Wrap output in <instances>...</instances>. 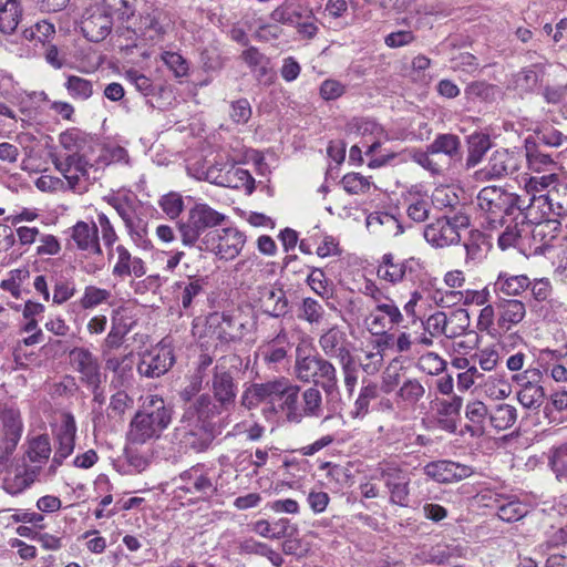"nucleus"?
<instances>
[{
	"instance_id": "58836bf2",
	"label": "nucleus",
	"mask_w": 567,
	"mask_h": 567,
	"mask_svg": "<svg viewBox=\"0 0 567 567\" xmlns=\"http://www.w3.org/2000/svg\"><path fill=\"white\" fill-rule=\"evenodd\" d=\"M495 502L497 504V515L504 522L519 520L528 513V505L518 501L514 495L497 494Z\"/></svg>"
},
{
	"instance_id": "774afa93",
	"label": "nucleus",
	"mask_w": 567,
	"mask_h": 567,
	"mask_svg": "<svg viewBox=\"0 0 567 567\" xmlns=\"http://www.w3.org/2000/svg\"><path fill=\"white\" fill-rule=\"evenodd\" d=\"M549 465L557 477L567 475V443L553 446L549 451Z\"/></svg>"
},
{
	"instance_id": "f3484780",
	"label": "nucleus",
	"mask_w": 567,
	"mask_h": 567,
	"mask_svg": "<svg viewBox=\"0 0 567 567\" xmlns=\"http://www.w3.org/2000/svg\"><path fill=\"white\" fill-rule=\"evenodd\" d=\"M113 18L101 4L90 6L81 21V30L85 38L92 42H99L110 33Z\"/></svg>"
},
{
	"instance_id": "9d476101",
	"label": "nucleus",
	"mask_w": 567,
	"mask_h": 567,
	"mask_svg": "<svg viewBox=\"0 0 567 567\" xmlns=\"http://www.w3.org/2000/svg\"><path fill=\"white\" fill-rule=\"evenodd\" d=\"M229 411L227 406H218V401L213 400L208 394L200 395L193 409L186 413L189 425H194L203 432L200 447L206 446L213 437V420L223 412Z\"/></svg>"
},
{
	"instance_id": "20e7f679",
	"label": "nucleus",
	"mask_w": 567,
	"mask_h": 567,
	"mask_svg": "<svg viewBox=\"0 0 567 567\" xmlns=\"http://www.w3.org/2000/svg\"><path fill=\"white\" fill-rule=\"evenodd\" d=\"M56 171L64 177L68 189L83 194L100 178V166L91 163L83 154H71L65 158L54 161Z\"/></svg>"
},
{
	"instance_id": "cd10ccee",
	"label": "nucleus",
	"mask_w": 567,
	"mask_h": 567,
	"mask_svg": "<svg viewBox=\"0 0 567 567\" xmlns=\"http://www.w3.org/2000/svg\"><path fill=\"white\" fill-rule=\"evenodd\" d=\"M41 236L38 227L18 226L14 231L8 226L0 225V251H7L14 243L16 238L20 247L28 250L32 245L37 244Z\"/></svg>"
},
{
	"instance_id": "0e129e2a",
	"label": "nucleus",
	"mask_w": 567,
	"mask_h": 567,
	"mask_svg": "<svg viewBox=\"0 0 567 567\" xmlns=\"http://www.w3.org/2000/svg\"><path fill=\"white\" fill-rule=\"evenodd\" d=\"M379 389L375 383H368L360 390L359 396L354 402L352 411L353 417H364L369 412V405L378 396Z\"/></svg>"
},
{
	"instance_id": "9b49d317",
	"label": "nucleus",
	"mask_w": 567,
	"mask_h": 567,
	"mask_svg": "<svg viewBox=\"0 0 567 567\" xmlns=\"http://www.w3.org/2000/svg\"><path fill=\"white\" fill-rule=\"evenodd\" d=\"M404 320L403 315L390 298L377 305H369V312L363 319V326L373 336H383L398 327Z\"/></svg>"
},
{
	"instance_id": "f704fd0d",
	"label": "nucleus",
	"mask_w": 567,
	"mask_h": 567,
	"mask_svg": "<svg viewBox=\"0 0 567 567\" xmlns=\"http://www.w3.org/2000/svg\"><path fill=\"white\" fill-rule=\"evenodd\" d=\"M35 477L37 473L34 470L28 468L24 465L11 466L3 477V488L11 495L20 494L31 486Z\"/></svg>"
},
{
	"instance_id": "6e6d98bb",
	"label": "nucleus",
	"mask_w": 567,
	"mask_h": 567,
	"mask_svg": "<svg viewBox=\"0 0 567 567\" xmlns=\"http://www.w3.org/2000/svg\"><path fill=\"white\" fill-rule=\"evenodd\" d=\"M1 420L6 430L7 436L12 441L17 442L22 433V421L20 411L16 408H6L1 412Z\"/></svg>"
},
{
	"instance_id": "bb28decb",
	"label": "nucleus",
	"mask_w": 567,
	"mask_h": 567,
	"mask_svg": "<svg viewBox=\"0 0 567 567\" xmlns=\"http://www.w3.org/2000/svg\"><path fill=\"white\" fill-rule=\"evenodd\" d=\"M406 215L415 223H423L429 218L432 200L431 196L420 185L410 187L404 195Z\"/></svg>"
},
{
	"instance_id": "0eeeda50",
	"label": "nucleus",
	"mask_w": 567,
	"mask_h": 567,
	"mask_svg": "<svg viewBox=\"0 0 567 567\" xmlns=\"http://www.w3.org/2000/svg\"><path fill=\"white\" fill-rule=\"evenodd\" d=\"M245 244L244 233L235 227H225L206 233L197 247L221 260H233L240 254Z\"/></svg>"
},
{
	"instance_id": "680f3d73",
	"label": "nucleus",
	"mask_w": 567,
	"mask_h": 567,
	"mask_svg": "<svg viewBox=\"0 0 567 567\" xmlns=\"http://www.w3.org/2000/svg\"><path fill=\"white\" fill-rule=\"evenodd\" d=\"M431 300L439 307L451 308L455 306H463V290L462 289H434L430 293Z\"/></svg>"
},
{
	"instance_id": "5fc2aeb1",
	"label": "nucleus",
	"mask_w": 567,
	"mask_h": 567,
	"mask_svg": "<svg viewBox=\"0 0 567 567\" xmlns=\"http://www.w3.org/2000/svg\"><path fill=\"white\" fill-rule=\"evenodd\" d=\"M64 87L69 95L78 101H85L93 94V83L78 75H68Z\"/></svg>"
},
{
	"instance_id": "393cba45",
	"label": "nucleus",
	"mask_w": 567,
	"mask_h": 567,
	"mask_svg": "<svg viewBox=\"0 0 567 567\" xmlns=\"http://www.w3.org/2000/svg\"><path fill=\"white\" fill-rule=\"evenodd\" d=\"M526 207L515 213L513 221L508 224L505 230L498 237V246L504 250L509 247H516L520 251L528 250L527 218H524Z\"/></svg>"
},
{
	"instance_id": "2f4dec72",
	"label": "nucleus",
	"mask_w": 567,
	"mask_h": 567,
	"mask_svg": "<svg viewBox=\"0 0 567 567\" xmlns=\"http://www.w3.org/2000/svg\"><path fill=\"white\" fill-rule=\"evenodd\" d=\"M258 295L259 306L265 313L280 317L287 312L288 300L281 288L264 286L259 288Z\"/></svg>"
},
{
	"instance_id": "de8ad7c7",
	"label": "nucleus",
	"mask_w": 567,
	"mask_h": 567,
	"mask_svg": "<svg viewBox=\"0 0 567 567\" xmlns=\"http://www.w3.org/2000/svg\"><path fill=\"white\" fill-rule=\"evenodd\" d=\"M240 553L244 554H256L268 558V560L275 566L280 567L284 564V557L265 543L257 542L254 538H248L239 544Z\"/></svg>"
},
{
	"instance_id": "e433bc0d",
	"label": "nucleus",
	"mask_w": 567,
	"mask_h": 567,
	"mask_svg": "<svg viewBox=\"0 0 567 567\" xmlns=\"http://www.w3.org/2000/svg\"><path fill=\"white\" fill-rule=\"evenodd\" d=\"M478 388L486 398L495 401L505 400L512 393V384L505 372L487 375L478 383Z\"/></svg>"
},
{
	"instance_id": "bf43d9fd",
	"label": "nucleus",
	"mask_w": 567,
	"mask_h": 567,
	"mask_svg": "<svg viewBox=\"0 0 567 567\" xmlns=\"http://www.w3.org/2000/svg\"><path fill=\"white\" fill-rule=\"evenodd\" d=\"M54 24L47 20H42L37 22L34 25L25 29L22 33V37L27 41H35L45 44L54 37Z\"/></svg>"
},
{
	"instance_id": "aec40b11",
	"label": "nucleus",
	"mask_w": 567,
	"mask_h": 567,
	"mask_svg": "<svg viewBox=\"0 0 567 567\" xmlns=\"http://www.w3.org/2000/svg\"><path fill=\"white\" fill-rule=\"evenodd\" d=\"M71 359L75 370L80 373L81 382L95 392L102 382L97 359L84 348L74 349L71 352Z\"/></svg>"
},
{
	"instance_id": "6e6552de",
	"label": "nucleus",
	"mask_w": 567,
	"mask_h": 567,
	"mask_svg": "<svg viewBox=\"0 0 567 567\" xmlns=\"http://www.w3.org/2000/svg\"><path fill=\"white\" fill-rule=\"evenodd\" d=\"M245 323L228 312H215L207 318V332L216 350L221 352L239 342L245 336Z\"/></svg>"
},
{
	"instance_id": "1a4fd4ad",
	"label": "nucleus",
	"mask_w": 567,
	"mask_h": 567,
	"mask_svg": "<svg viewBox=\"0 0 567 567\" xmlns=\"http://www.w3.org/2000/svg\"><path fill=\"white\" fill-rule=\"evenodd\" d=\"M550 216H567V183L561 178L549 194L529 198L524 218L532 220Z\"/></svg>"
},
{
	"instance_id": "a18cd8bd",
	"label": "nucleus",
	"mask_w": 567,
	"mask_h": 567,
	"mask_svg": "<svg viewBox=\"0 0 567 567\" xmlns=\"http://www.w3.org/2000/svg\"><path fill=\"white\" fill-rule=\"evenodd\" d=\"M367 227L375 233L383 228V233L391 236H399L403 233V227L395 216L384 212L371 213L367 217Z\"/></svg>"
},
{
	"instance_id": "37998d69",
	"label": "nucleus",
	"mask_w": 567,
	"mask_h": 567,
	"mask_svg": "<svg viewBox=\"0 0 567 567\" xmlns=\"http://www.w3.org/2000/svg\"><path fill=\"white\" fill-rule=\"evenodd\" d=\"M517 421V410L508 403H498L489 409L488 423L496 431L511 429Z\"/></svg>"
},
{
	"instance_id": "2eb2a0df",
	"label": "nucleus",
	"mask_w": 567,
	"mask_h": 567,
	"mask_svg": "<svg viewBox=\"0 0 567 567\" xmlns=\"http://www.w3.org/2000/svg\"><path fill=\"white\" fill-rule=\"evenodd\" d=\"M54 435L56 440V450L49 467L50 474H54L62 462L74 451L76 423L71 413L62 412L60 414L59 423L55 425Z\"/></svg>"
},
{
	"instance_id": "09e8293b",
	"label": "nucleus",
	"mask_w": 567,
	"mask_h": 567,
	"mask_svg": "<svg viewBox=\"0 0 567 567\" xmlns=\"http://www.w3.org/2000/svg\"><path fill=\"white\" fill-rule=\"evenodd\" d=\"M313 382L320 384L327 395L334 396L339 393L337 370L334 365L326 359L322 360Z\"/></svg>"
},
{
	"instance_id": "f03ea898",
	"label": "nucleus",
	"mask_w": 567,
	"mask_h": 567,
	"mask_svg": "<svg viewBox=\"0 0 567 567\" xmlns=\"http://www.w3.org/2000/svg\"><path fill=\"white\" fill-rule=\"evenodd\" d=\"M475 204L492 227L506 223L505 217H511L526 207L518 195L497 186L482 188Z\"/></svg>"
},
{
	"instance_id": "4468645a",
	"label": "nucleus",
	"mask_w": 567,
	"mask_h": 567,
	"mask_svg": "<svg viewBox=\"0 0 567 567\" xmlns=\"http://www.w3.org/2000/svg\"><path fill=\"white\" fill-rule=\"evenodd\" d=\"M559 225L549 217L532 220L527 218L528 251L546 255L555 248Z\"/></svg>"
},
{
	"instance_id": "dca6fc26",
	"label": "nucleus",
	"mask_w": 567,
	"mask_h": 567,
	"mask_svg": "<svg viewBox=\"0 0 567 567\" xmlns=\"http://www.w3.org/2000/svg\"><path fill=\"white\" fill-rule=\"evenodd\" d=\"M177 491L194 494L197 497L210 496L217 491V481L204 465H195L178 477Z\"/></svg>"
},
{
	"instance_id": "412c9836",
	"label": "nucleus",
	"mask_w": 567,
	"mask_h": 567,
	"mask_svg": "<svg viewBox=\"0 0 567 567\" xmlns=\"http://www.w3.org/2000/svg\"><path fill=\"white\" fill-rule=\"evenodd\" d=\"M319 346L323 353L334 358L339 363L352 359V343L348 340L346 332L334 326L326 330L319 338Z\"/></svg>"
},
{
	"instance_id": "a19ab883",
	"label": "nucleus",
	"mask_w": 567,
	"mask_h": 567,
	"mask_svg": "<svg viewBox=\"0 0 567 567\" xmlns=\"http://www.w3.org/2000/svg\"><path fill=\"white\" fill-rule=\"evenodd\" d=\"M425 388L417 379H408L396 392V404L402 408L414 409L424 398Z\"/></svg>"
},
{
	"instance_id": "473e14b6",
	"label": "nucleus",
	"mask_w": 567,
	"mask_h": 567,
	"mask_svg": "<svg viewBox=\"0 0 567 567\" xmlns=\"http://www.w3.org/2000/svg\"><path fill=\"white\" fill-rule=\"evenodd\" d=\"M384 484L390 493V502L399 506H406L409 501V480L402 471L388 468L381 472Z\"/></svg>"
},
{
	"instance_id": "b1692460",
	"label": "nucleus",
	"mask_w": 567,
	"mask_h": 567,
	"mask_svg": "<svg viewBox=\"0 0 567 567\" xmlns=\"http://www.w3.org/2000/svg\"><path fill=\"white\" fill-rule=\"evenodd\" d=\"M527 371L514 374L512 381L518 386L516 398L519 404L527 410L537 411L545 401V389L538 382L529 381Z\"/></svg>"
},
{
	"instance_id": "f257e3e1",
	"label": "nucleus",
	"mask_w": 567,
	"mask_h": 567,
	"mask_svg": "<svg viewBox=\"0 0 567 567\" xmlns=\"http://www.w3.org/2000/svg\"><path fill=\"white\" fill-rule=\"evenodd\" d=\"M172 421V411L156 394L142 398V405L132 419L126 439L130 444L143 445L161 437Z\"/></svg>"
},
{
	"instance_id": "f8f14e48",
	"label": "nucleus",
	"mask_w": 567,
	"mask_h": 567,
	"mask_svg": "<svg viewBox=\"0 0 567 567\" xmlns=\"http://www.w3.org/2000/svg\"><path fill=\"white\" fill-rule=\"evenodd\" d=\"M423 270L424 264L420 258L395 260L392 254H385L378 266L377 275L381 280L395 285L416 279Z\"/></svg>"
},
{
	"instance_id": "69168bd1",
	"label": "nucleus",
	"mask_w": 567,
	"mask_h": 567,
	"mask_svg": "<svg viewBox=\"0 0 567 567\" xmlns=\"http://www.w3.org/2000/svg\"><path fill=\"white\" fill-rule=\"evenodd\" d=\"M460 140L453 134L439 135L427 147L430 154L443 153L453 156L458 152Z\"/></svg>"
},
{
	"instance_id": "c9c22d12",
	"label": "nucleus",
	"mask_w": 567,
	"mask_h": 567,
	"mask_svg": "<svg viewBox=\"0 0 567 567\" xmlns=\"http://www.w3.org/2000/svg\"><path fill=\"white\" fill-rule=\"evenodd\" d=\"M561 179L557 172H548L547 174L523 175L519 183L530 198L549 194L556 184Z\"/></svg>"
},
{
	"instance_id": "a211bd4d",
	"label": "nucleus",
	"mask_w": 567,
	"mask_h": 567,
	"mask_svg": "<svg viewBox=\"0 0 567 567\" xmlns=\"http://www.w3.org/2000/svg\"><path fill=\"white\" fill-rule=\"evenodd\" d=\"M522 156L508 150H496L489 157L486 166L480 172L484 179L502 178L519 169Z\"/></svg>"
},
{
	"instance_id": "c756f323",
	"label": "nucleus",
	"mask_w": 567,
	"mask_h": 567,
	"mask_svg": "<svg viewBox=\"0 0 567 567\" xmlns=\"http://www.w3.org/2000/svg\"><path fill=\"white\" fill-rule=\"evenodd\" d=\"M212 391L214 399L218 401V406H227L230 409L234 405L237 386L231 374L225 369L215 368L212 380Z\"/></svg>"
},
{
	"instance_id": "4c0bfd02",
	"label": "nucleus",
	"mask_w": 567,
	"mask_h": 567,
	"mask_svg": "<svg viewBox=\"0 0 567 567\" xmlns=\"http://www.w3.org/2000/svg\"><path fill=\"white\" fill-rule=\"evenodd\" d=\"M532 281L526 275H511L502 271L493 284L494 291L509 297H516L529 288Z\"/></svg>"
},
{
	"instance_id": "3c124183",
	"label": "nucleus",
	"mask_w": 567,
	"mask_h": 567,
	"mask_svg": "<svg viewBox=\"0 0 567 567\" xmlns=\"http://www.w3.org/2000/svg\"><path fill=\"white\" fill-rule=\"evenodd\" d=\"M21 8L17 0H8L0 6V31L13 32L20 21Z\"/></svg>"
},
{
	"instance_id": "ddd939ff",
	"label": "nucleus",
	"mask_w": 567,
	"mask_h": 567,
	"mask_svg": "<svg viewBox=\"0 0 567 567\" xmlns=\"http://www.w3.org/2000/svg\"><path fill=\"white\" fill-rule=\"evenodd\" d=\"M174 362L175 354L172 342L165 338L142 354L137 370L141 375L146 378H158L165 374Z\"/></svg>"
},
{
	"instance_id": "c85d7f7f",
	"label": "nucleus",
	"mask_w": 567,
	"mask_h": 567,
	"mask_svg": "<svg viewBox=\"0 0 567 567\" xmlns=\"http://www.w3.org/2000/svg\"><path fill=\"white\" fill-rule=\"evenodd\" d=\"M310 344L306 341L300 342L296 349V377L302 382H311L316 380L317 372L323 358L312 355Z\"/></svg>"
},
{
	"instance_id": "6ab92c4d",
	"label": "nucleus",
	"mask_w": 567,
	"mask_h": 567,
	"mask_svg": "<svg viewBox=\"0 0 567 567\" xmlns=\"http://www.w3.org/2000/svg\"><path fill=\"white\" fill-rule=\"evenodd\" d=\"M109 256L110 258H114L112 275L115 278H141L146 274L145 261L142 258L132 255L124 245H117L109 251Z\"/></svg>"
},
{
	"instance_id": "39448f33",
	"label": "nucleus",
	"mask_w": 567,
	"mask_h": 567,
	"mask_svg": "<svg viewBox=\"0 0 567 567\" xmlns=\"http://www.w3.org/2000/svg\"><path fill=\"white\" fill-rule=\"evenodd\" d=\"M70 234L76 248L86 254L81 261V269L87 275L97 274L104 266L97 226L94 223L78 221L70 228Z\"/></svg>"
},
{
	"instance_id": "13d9d810",
	"label": "nucleus",
	"mask_w": 567,
	"mask_h": 567,
	"mask_svg": "<svg viewBox=\"0 0 567 567\" xmlns=\"http://www.w3.org/2000/svg\"><path fill=\"white\" fill-rule=\"evenodd\" d=\"M489 409L481 400H471L465 406V417L476 430H483L488 421Z\"/></svg>"
},
{
	"instance_id": "7c9ffc66",
	"label": "nucleus",
	"mask_w": 567,
	"mask_h": 567,
	"mask_svg": "<svg viewBox=\"0 0 567 567\" xmlns=\"http://www.w3.org/2000/svg\"><path fill=\"white\" fill-rule=\"evenodd\" d=\"M497 328L508 331L526 316V306L518 299H503L497 303Z\"/></svg>"
},
{
	"instance_id": "8fccbe9b",
	"label": "nucleus",
	"mask_w": 567,
	"mask_h": 567,
	"mask_svg": "<svg viewBox=\"0 0 567 567\" xmlns=\"http://www.w3.org/2000/svg\"><path fill=\"white\" fill-rule=\"evenodd\" d=\"M112 292L109 289L89 285L84 288L79 306L85 310L97 308L101 305H112Z\"/></svg>"
},
{
	"instance_id": "423d86ee",
	"label": "nucleus",
	"mask_w": 567,
	"mask_h": 567,
	"mask_svg": "<svg viewBox=\"0 0 567 567\" xmlns=\"http://www.w3.org/2000/svg\"><path fill=\"white\" fill-rule=\"evenodd\" d=\"M470 226V218L463 212L437 218L424 228V238L435 248L457 245L461 241V230Z\"/></svg>"
},
{
	"instance_id": "7ed1b4c3",
	"label": "nucleus",
	"mask_w": 567,
	"mask_h": 567,
	"mask_svg": "<svg viewBox=\"0 0 567 567\" xmlns=\"http://www.w3.org/2000/svg\"><path fill=\"white\" fill-rule=\"evenodd\" d=\"M225 219L226 215L208 204L196 203L188 209L186 218L177 223L179 239L185 247H195L207 229L221 225Z\"/></svg>"
},
{
	"instance_id": "79ce46f5",
	"label": "nucleus",
	"mask_w": 567,
	"mask_h": 567,
	"mask_svg": "<svg viewBox=\"0 0 567 567\" xmlns=\"http://www.w3.org/2000/svg\"><path fill=\"white\" fill-rule=\"evenodd\" d=\"M204 285V278L192 276L175 282V292L181 300L183 309L190 308L193 300L203 292Z\"/></svg>"
},
{
	"instance_id": "4be33fe9",
	"label": "nucleus",
	"mask_w": 567,
	"mask_h": 567,
	"mask_svg": "<svg viewBox=\"0 0 567 567\" xmlns=\"http://www.w3.org/2000/svg\"><path fill=\"white\" fill-rule=\"evenodd\" d=\"M423 471L427 477L437 483H454L473 474L471 466L447 460L430 462Z\"/></svg>"
},
{
	"instance_id": "052dcab7",
	"label": "nucleus",
	"mask_w": 567,
	"mask_h": 567,
	"mask_svg": "<svg viewBox=\"0 0 567 567\" xmlns=\"http://www.w3.org/2000/svg\"><path fill=\"white\" fill-rule=\"evenodd\" d=\"M95 163L100 167L101 165L107 166L111 164H128L130 156L124 147L110 144L102 147L99 158Z\"/></svg>"
},
{
	"instance_id": "49530a36",
	"label": "nucleus",
	"mask_w": 567,
	"mask_h": 567,
	"mask_svg": "<svg viewBox=\"0 0 567 567\" xmlns=\"http://www.w3.org/2000/svg\"><path fill=\"white\" fill-rule=\"evenodd\" d=\"M526 162L529 172L525 175L547 174L558 169L557 163L550 155L544 154L535 147L526 146Z\"/></svg>"
},
{
	"instance_id": "4d7b16f0",
	"label": "nucleus",
	"mask_w": 567,
	"mask_h": 567,
	"mask_svg": "<svg viewBox=\"0 0 567 567\" xmlns=\"http://www.w3.org/2000/svg\"><path fill=\"white\" fill-rule=\"evenodd\" d=\"M449 327L446 338H456L465 333L471 323V317L466 309L457 308L447 316Z\"/></svg>"
},
{
	"instance_id": "e2e57ef3",
	"label": "nucleus",
	"mask_w": 567,
	"mask_h": 567,
	"mask_svg": "<svg viewBox=\"0 0 567 567\" xmlns=\"http://www.w3.org/2000/svg\"><path fill=\"white\" fill-rule=\"evenodd\" d=\"M30 271L28 268H17L9 271L8 277L2 280L0 287L10 292L13 297L19 298L23 284L29 279Z\"/></svg>"
},
{
	"instance_id": "c03bdc74",
	"label": "nucleus",
	"mask_w": 567,
	"mask_h": 567,
	"mask_svg": "<svg viewBox=\"0 0 567 567\" xmlns=\"http://www.w3.org/2000/svg\"><path fill=\"white\" fill-rule=\"evenodd\" d=\"M275 391H278L276 380L267 383L251 384L244 391L241 403L246 408L251 409L262 401L275 399Z\"/></svg>"
},
{
	"instance_id": "a878e982",
	"label": "nucleus",
	"mask_w": 567,
	"mask_h": 567,
	"mask_svg": "<svg viewBox=\"0 0 567 567\" xmlns=\"http://www.w3.org/2000/svg\"><path fill=\"white\" fill-rule=\"evenodd\" d=\"M276 385H278V391H275V398L281 401V409L287 420L292 423H300L299 386L285 378L276 380Z\"/></svg>"
},
{
	"instance_id": "ea45409f",
	"label": "nucleus",
	"mask_w": 567,
	"mask_h": 567,
	"mask_svg": "<svg viewBox=\"0 0 567 567\" xmlns=\"http://www.w3.org/2000/svg\"><path fill=\"white\" fill-rule=\"evenodd\" d=\"M124 226L131 240L138 249L145 251L153 249V243L148 236V224L145 219L135 214L124 223Z\"/></svg>"
},
{
	"instance_id": "5701e85b",
	"label": "nucleus",
	"mask_w": 567,
	"mask_h": 567,
	"mask_svg": "<svg viewBox=\"0 0 567 567\" xmlns=\"http://www.w3.org/2000/svg\"><path fill=\"white\" fill-rule=\"evenodd\" d=\"M213 184L229 187L244 188L251 193L255 188V179L250 173L239 166L229 163H218L216 176H210Z\"/></svg>"
},
{
	"instance_id": "603ef678",
	"label": "nucleus",
	"mask_w": 567,
	"mask_h": 567,
	"mask_svg": "<svg viewBox=\"0 0 567 567\" xmlns=\"http://www.w3.org/2000/svg\"><path fill=\"white\" fill-rule=\"evenodd\" d=\"M301 421L305 417H318L322 413V395L321 392L315 388H308L302 393L300 403Z\"/></svg>"
},
{
	"instance_id": "338daca9",
	"label": "nucleus",
	"mask_w": 567,
	"mask_h": 567,
	"mask_svg": "<svg viewBox=\"0 0 567 567\" xmlns=\"http://www.w3.org/2000/svg\"><path fill=\"white\" fill-rule=\"evenodd\" d=\"M76 293V285L72 279L56 278L53 282L52 302L63 305Z\"/></svg>"
},
{
	"instance_id": "864d4df0",
	"label": "nucleus",
	"mask_w": 567,
	"mask_h": 567,
	"mask_svg": "<svg viewBox=\"0 0 567 567\" xmlns=\"http://www.w3.org/2000/svg\"><path fill=\"white\" fill-rule=\"evenodd\" d=\"M270 17L275 22L293 27L297 24V21L301 19L302 12L299 4L290 0H285L272 10Z\"/></svg>"
},
{
	"instance_id": "72a5a7b5",
	"label": "nucleus",
	"mask_w": 567,
	"mask_h": 567,
	"mask_svg": "<svg viewBox=\"0 0 567 567\" xmlns=\"http://www.w3.org/2000/svg\"><path fill=\"white\" fill-rule=\"evenodd\" d=\"M351 131L363 137L371 136L373 142L368 146L367 155L377 152L383 141H388L389 136L384 128L371 118H353L349 124Z\"/></svg>"
}]
</instances>
